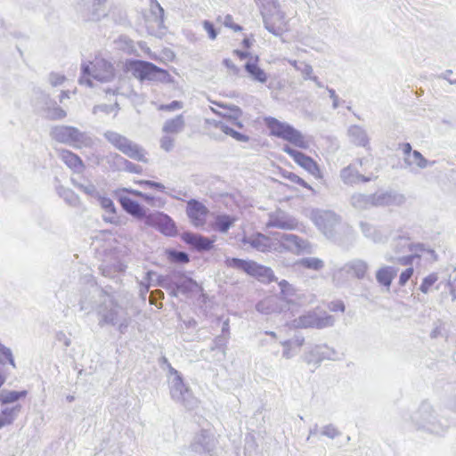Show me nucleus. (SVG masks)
Masks as SVG:
<instances>
[{"label": "nucleus", "mask_w": 456, "mask_h": 456, "mask_svg": "<svg viewBox=\"0 0 456 456\" xmlns=\"http://www.w3.org/2000/svg\"><path fill=\"white\" fill-rule=\"evenodd\" d=\"M97 287L98 298L94 301V311L100 328L112 327L120 335L126 333L132 323L129 309L133 306L134 297L125 289H113V287Z\"/></svg>", "instance_id": "nucleus-1"}, {"label": "nucleus", "mask_w": 456, "mask_h": 456, "mask_svg": "<svg viewBox=\"0 0 456 456\" xmlns=\"http://www.w3.org/2000/svg\"><path fill=\"white\" fill-rule=\"evenodd\" d=\"M301 297L295 287H281L280 296L268 297L256 305V310L262 314L282 313L291 310V305H300Z\"/></svg>", "instance_id": "nucleus-2"}, {"label": "nucleus", "mask_w": 456, "mask_h": 456, "mask_svg": "<svg viewBox=\"0 0 456 456\" xmlns=\"http://www.w3.org/2000/svg\"><path fill=\"white\" fill-rule=\"evenodd\" d=\"M413 427L419 431L430 434L441 435L449 427L447 419H438L433 406L427 401H423L418 410L411 416Z\"/></svg>", "instance_id": "nucleus-3"}, {"label": "nucleus", "mask_w": 456, "mask_h": 456, "mask_svg": "<svg viewBox=\"0 0 456 456\" xmlns=\"http://www.w3.org/2000/svg\"><path fill=\"white\" fill-rule=\"evenodd\" d=\"M126 67L127 71L140 82L149 81L164 84L173 82V77L167 70L147 61L136 59L126 60Z\"/></svg>", "instance_id": "nucleus-4"}, {"label": "nucleus", "mask_w": 456, "mask_h": 456, "mask_svg": "<svg viewBox=\"0 0 456 456\" xmlns=\"http://www.w3.org/2000/svg\"><path fill=\"white\" fill-rule=\"evenodd\" d=\"M264 121L272 136L287 141L300 149L309 147V142L303 134L290 124L280 121L273 117H265Z\"/></svg>", "instance_id": "nucleus-5"}, {"label": "nucleus", "mask_w": 456, "mask_h": 456, "mask_svg": "<svg viewBox=\"0 0 456 456\" xmlns=\"http://www.w3.org/2000/svg\"><path fill=\"white\" fill-rule=\"evenodd\" d=\"M93 64V68L90 64L83 63L81 65V77H79V83L81 85H86L88 87H93L94 84L91 77L100 82H110L115 77L114 66L104 59H97Z\"/></svg>", "instance_id": "nucleus-6"}, {"label": "nucleus", "mask_w": 456, "mask_h": 456, "mask_svg": "<svg viewBox=\"0 0 456 456\" xmlns=\"http://www.w3.org/2000/svg\"><path fill=\"white\" fill-rule=\"evenodd\" d=\"M103 136L113 147L124 155L134 160L148 163L146 150L125 135L109 130L104 133Z\"/></svg>", "instance_id": "nucleus-7"}, {"label": "nucleus", "mask_w": 456, "mask_h": 456, "mask_svg": "<svg viewBox=\"0 0 456 456\" xmlns=\"http://www.w3.org/2000/svg\"><path fill=\"white\" fill-rule=\"evenodd\" d=\"M51 136L59 142L80 149L90 146L92 138L85 132L70 126H56L51 130Z\"/></svg>", "instance_id": "nucleus-8"}, {"label": "nucleus", "mask_w": 456, "mask_h": 456, "mask_svg": "<svg viewBox=\"0 0 456 456\" xmlns=\"http://www.w3.org/2000/svg\"><path fill=\"white\" fill-rule=\"evenodd\" d=\"M227 262L230 266L243 271L261 283H272L278 281L272 268L255 261L233 257L228 259Z\"/></svg>", "instance_id": "nucleus-9"}, {"label": "nucleus", "mask_w": 456, "mask_h": 456, "mask_svg": "<svg viewBox=\"0 0 456 456\" xmlns=\"http://www.w3.org/2000/svg\"><path fill=\"white\" fill-rule=\"evenodd\" d=\"M168 384L172 400L182 404L187 410H192L197 407L198 400L185 383L182 373L169 378Z\"/></svg>", "instance_id": "nucleus-10"}, {"label": "nucleus", "mask_w": 456, "mask_h": 456, "mask_svg": "<svg viewBox=\"0 0 456 456\" xmlns=\"http://www.w3.org/2000/svg\"><path fill=\"white\" fill-rule=\"evenodd\" d=\"M294 322L297 328L322 330L333 327L335 318L323 310H310L298 316Z\"/></svg>", "instance_id": "nucleus-11"}, {"label": "nucleus", "mask_w": 456, "mask_h": 456, "mask_svg": "<svg viewBox=\"0 0 456 456\" xmlns=\"http://www.w3.org/2000/svg\"><path fill=\"white\" fill-rule=\"evenodd\" d=\"M369 265L360 258H354L334 271L333 276L338 281H349L364 280L368 277Z\"/></svg>", "instance_id": "nucleus-12"}, {"label": "nucleus", "mask_w": 456, "mask_h": 456, "mask_svg": "<svg viewBox=\"0 0 456 456\" xmlns=\"http://www.w3.org/2000/svg\"><path fill=\"white\" fill-rule=\"evenodd\" d=\"M256 3H261L264 7L270 6L273 8V12L267 15L264 12L263 21L265 28L274 36H279L284 31L285 27V15L279 10V4L276 0H255Z\"/></svg>", "instance_id": "nucleus-13"}, {"label": "nucleus", "mask_w": 456, "mask_h": 456, "mask_svg": "<svg viewBox=\"0 0 456 456\" xmlns=\"http://www.w3.org/2000/svg\"><path fill=\"white\" fill-rule=\"evenodd\" d=\"M314 222L318 229L330 240L336 238L340 217L332 211H317L314 214Z\"/></svg>", "instance_id": "nucleus-14"}, {"label": "nucleus", "mask_w": 456, "mask_h": 456, "mask_svg": "<svg viewBox=\"0 0 456 456\" xmlns=\"http://www.w3.org/2000/svg\"><path fill=\"white\" fill-rule=\"evenodd\" d=\"M145 224L149 226L157 228L166 236H175L176 227L174 220L163 212H154L145 216Z\"/></svg>", "instance_id": "nucleus-15"}, {"label": "nucleus", "mask_w": 456, "mask_h": 456, "mask_svg": "<svg viewBox=\"0 0 456 456\" xmlns=\"http://www.w3.org/2000/svg\"><path fill=\"white\" fill-rule=\"evenodd\" d=\"M282 151L289 154L297 165L302 167L315 178H320L322 176L319 166L311 157L287 144L283 146Z\"/></svg>", "instance_id": "nucleus-16"}, {"label": "nucleus", "mask_w": 456, "mask_h": 456, "mask_svg": "<svg viewBox=\"0 0 456 456\" xmlns=\"http://www.w3.org/2000/svg\"><path fill=\"white\" fill-rule=\"evenodd\" d=\"M216 446V439L208 429H201L196 434L191 444V451L197 453H211Z\"/></svg>", "instance_id": "nucleus-17"}, {"label": "nucleus", "mask_w": 456, "mask_h": 456, "mask_svg": "<svg viewBox=\"0 0 456 456\" xmlns=\"http://www.w3.org/2000/svg\"><path fill=\"white\" fill-rule=\"evenodd\" d=\"M410 254L403 256H387V260L390 262H396L402 265H412L414 261H418V263L420 260V253L422 252H428L431 256L434 258L436 257V252L433 249H427L425 248V245L422 243H417L413 246L410 247Z\"/></svg>", "instance_id": "nucleus-18"}, {"label": "nucleus", "mask_w": 456, "mask_h": 456, "mask_svg": "<svg viewBox=\"0 0 456 456\" xmlns=\"http://www.w3.org/2000/svg\"><path fill=\"white\" fill-rule=\"evenodd\" d=\"M186 213L194 226H202L206 222L208 209L199 200L191 199L187 202Z\"/></svg>", "instance_id": "nucleus-19"}, {"label": "nucleus", "mask_w": 456, "mask_h": 456, "mask_svg": "<svg viewBox=\"0 0 456 456\" xmlns=\"http://www.w3.org/2000/svg\"><path fill=\"white\" fill-rule=\"evenodd\" d=\"M182 239L186 244L200 252L210 250L214 244V240L192 232H184Z\"/></svg>", "instance_id": "nucleus-20"}, {"label": "nucleus", "mask_w": 456, "mask_h": 456, "mask_svg": "<svg viewBox=\"0 0 456 456\" xmlns=\"http://www.w3.org/2000/svg\"><path fill=\"white\" fill-rule=\"evenodd\" d=\"M297 225L296 219L281 211L271 214L266 223V227H275L282 230H294Z\"/></svg>", "instance_id": "nucleus-21"}, {"label": "nucleus", "mask_w": 456, "mask_h": 456, "mask_svg": "<svg viewBox=\"0 0 456 456\" xmlns=\"http://www.w3.org/2000/svg\"><path fill=\"white\" fill-rule=\"evenodd\" d=\"M109 0H80L78 6L81 10L87 12L92 20H99L105 16V4Z\"/></svg>", "instance_id": "nucleus-22"}, {"label": "nucleus", "mask_w": 456, "mask_h": 456, "mask_svg": "<svg viewBox=\"0 0 456 456\" xmlns=\"http://www.w3.org/2000/svg\"><path fill=\"white\" fill-rule=\"evenodd\" d=\"M206 123L210 127L220 130L224 134L229 135L238 142H247L249 141V136L234 130L232 126L225 121L207 119Z\"/></svg>", "instance_id": "nucleus-23"}, {"label": "nucleus", "mask_w": 456, "mask_h": 456, "mask_svg": "<svg viewBox=\"0 0 456 456\" xmlns=\"http://www.w3.org/2000/svg\"><path fill=\"white\" fill-rule=\"evenodd\" d=\"M243 242L245 244H249L253 248L261 252H268L276 248L272 239L262 233H256L254 236L247 238Z\"/></svg>", "instance_id": "nucleus-24"}, {"label": "nucleus", "mask_w": 456, "mask_h": 456, "mask_svg": "<svg viewBox=\"0 0 456 456\" xmlns=\"http://www.w3.org/2000/svg\"><path fill=\"white\" fill-rule=\"evenodd\" d=\"M22 405L16 403L12 406H2L0 410V430L13 424L21 412Z\"/></svg>", "instance_id": "nucleus-25"}, {"label": "nucleus", "mask_w": 456, "mask_h": 456, "mask_svg": "<svg viewBox=\"0 0 456 456\" xmlns=\"http://www.w3.org/2000/svg\"><path fill=\"white\" fill-rule=\"evenodd\" d=\"M28 395L26 389L22 390H9L2 389L0 391V404L1 406H8L9 404L20 403V400H24Z\"/></svg>", "instance_id": "nucleus-26"}, {"label": "nucleus", "mask_w": 456, "mask_h": 456, "mask_svg": "<svg viewBox=\"0 0 456 456\" xmlns=\"http://www.w3.org/2000/svg\"><path fill=\"white\" fill-rule=\"evenodd\" d=\"M119 201L123 209L133 216L145 219V216H148L144 208L137 201L128 197H121Z\"/></svg>", "instance_id": "nucleus-27"}, {"label": "nucleus", "mask_w": 456, "mask_h": 456, "mask_svg": "<svg viewBox=\"0 0 456 456\" xmlns=\"http://www.w3.org/2000/svg\"><path fill=\"white\" fill-rule=\"evenodd\" d=\"M258 56H255L253 61H249L245 63L244 69L253 80L265 83L268 77L265 70L258 66Z\"/></svg>", "instance_id": "nucleus-28"}, {"label": "nucleus", "mask_w": 456, "mask_h": 456, "mask_svg": "<svg viewBox=\"0 0 456 456\" xmlns=\"http://www.w3.org/2000/svg\"><path fill=\"white\" fill-rule=\"evenodd\" d=\"M350 142L357 146L365 147L369 143V137L364 128L360 126H351L347 130Z\"/></svg>", "instance_id": "nucleus-29"}, {"label": "nucleus", "mask_w": 456, "mask_h": 456, "mask_svg": "<svg viewBox=\"0 0 456 456\" xmlns=\"http://www.w3.org/2000/svg\"><path fill=\"white\" fill-rule=\"evenodd\" d=\"M273 235L276 240L281 242V245L283 248L289 250H292L294 248L298 249L301 248V239L295 234L274 232Z\"/></svg>", "instance_id": "nucleus-30"}, {"label": "nucleus", "mask_w": 456, "mask_h": 456, "mask_svg": "<svg viewBox=\"0 0 456 456\" xmlns=\"http://www.w3.org/2000/svg\"><path fill=\"white\" fill-rule=\"evenodd\" d=\"M185 127V120L183 114H179L173 118L167 119L162 126V131L166 134H179Z\"/></svg>", "instance_id": "nucleus-31"}, {"label": "nucleus", "mask_w": 456, "mask_h": 456, "mask_svg": "<svg viewBox=\"0 0 456 456\" xmlns=\"http://www.w3.org/2000/svg\"><path fill=\"white\" fill-rule=\"evenodd\" d=\"M60 155L63 162L75 172L80 173L84 169L82 159L72 151L62 150Z\"/></svg>", "instance_id": "nucleus-32"}, {"label": "nucleus", "mask_w": 456, "mask_h": 456, "mask_svg": "<svg viewBox=\"0 0 456 456\" xmlns=\"http://www.w3.org/2000/svg\"><path fill=\"white\" fill-rule=\"evenodd\" d=\"M322 346H319V345L313 346L306 350L303 355V360L308 365L313 364L314 368H318L321 363V357H323V354H320V350H322Z\"/></svg>", "instance_id": "nucleus-33"}, {"label": "nucleus", "mask_w": 456, "mask_h": 456, "mask_svg": "<svg viewBox=\"0 0 456 456\" xmlns=\"http://www.w3.org/2000/svg\"><path fill=\"white\" fill-rule=\"evenodd\" d=\"M340 178L345 184L354 185L360 182V174L355 167L349 165L340 171Z\"/></svg>", "instance_id": "nucleus-34"}, {"label": "nucleus", "mask_w": 456, "mask_h": 456, "mask_svg": "<svg viewBox=\"0 0 456 456\" xmlns=\"http://www.w3.org/2000/svg\"><path fill=\"white\" fill-rule=\"evenodd\" d=\"M360 227L363 235L376 243L383 242L386 239V236H384L379 230L376 229L369 223L361 222Z\"/></svg>", "instance_id": "nucleus-35"}, {"label": "nucleus", "mask_w": 456, "mask_h": 456, "mask_svg": "<svg viewBox=\"0 0 456 456\" xmlns=\"http://www.w3.org/2000/svg\"><path fill=\"white\" fill-rule=\"evenodd\" d=\"M396 276V270L391 266H384L376 273V279L379 285H391Z\"/></svg>", "instance_id": "nucleus-36"}, {"label": "nucleus", "mask_w": 456, "mask_h": 456, "mask_svg": "<svg viewBox=\"0 0 456 456\" xmlns=\"http://www.w3.org/2000/svg\"><path fill=\"white\" fill-rule=\"evenodd\" d=\"M165 256L167 259L172 264L183 265L190 261L188 253L176 250L175 248H167L165 250Z\"/></svg>", "instance_id": "nucleus-37"}, {"label": "nucleus", "mask_w": 456, "mask_h": 456, "mask_svg": "<svg viewBox=\"0 0 456 456\" xmlns=\"http://www.w3.org/2000/svg\"><path fill=\"white\" fill-rule=\"evenodd\" d=\"M350 203L356 209H366L369 207L373 206L372 196L362 193H354L351 196Z\"/></svg>", "instance_id": "nucleus-38"}, {"label": "nucleus", "mask_w": 456, "mask_h": 456, "mask_svg": "<svg viewBox=\"0 0 456 456\" xmlns=\"http://www.w3.org/2000/svg\"><path fill=\"white\" fill-rule=\"evenodd\" d=\"M236 218L229 215H218L215 221V228L222 232L226 233L228 230L234 224Z\"/></svg>", "instance_id": "nucleus-39"}, {"label": "nucleus", "mask_w": 456, "mask_h": 456, "mask_svg": "<svg viewBox=\"0 0 456 456\" xmlns=\"http://www.w3.org/2000/svg\"><path fill=\"white\" fill-rule=\"evenodd\" d=\"M373 206H388L393 204L397 195L392 192L375 193L371 194Z\"/></svg>", "instance_id": "nucleus-40"}, {"label": "nucleus", "mask_w": 456, "mask_h": 456, "mask_svg": "<svg viewBox=\"0 0 456 456\" xmlns=\"http://www.w3.org/2000/svg\"><path fill=\"white\" fill-rule=\"evenodd\" d=\"M57 192L59 196L65 200V202H67L69 206L76 207L78 205L79 198L70 189L60 186L57 188Z\"/></svg>", "instance_id": "nucleus-41"}, {"label": "nucleus", "mask_w": 456, "mask_h": 456, "mask_svg": "<svg viewBox=\"0 0 456 456\" xmlns=\"http://www.w3.org/2000/svg\"><path fill=\"white\" fill-rule=\"evenodd\" d=\"M113 158L118 164L123 165L126 171L131 174H141L142 172L141 166L133 163L118 153H115Z\"/></svg>", "instance_id": "nucleus-42"}, {"label": "nucleus", "mask_w": 456, "mask_h": 456, "mask_svg": "<svg viewBox=\"0 0 456 456\" xmlns=\"http://www.w3.org/2000/svg\"><path fill=\"white\" fill-rule=\"evenodd\" d=\"M71 183L75 187H77V189L82 191L84 193H86V195H89L93 198H96L99 194L95 185L90 182L84 184V183L77 182L75 178H71Z\"/></svg>", "instance_id": "nucleus-43"}, {"label": "nucleus", "mask_w": 456, "mask_h": 456, "mask_svg": "<svg viewBox=\"0 0 456 456\" xmlns=\"http://www.w3.org/2000/svg\"><path fill=\"white\" fill-rule=\"evenodd\" d=\"M6 362L16 368L12 350L0 342V364L4 365Z\"/></svg>", "instance_id": "nucleus-44"}, {"label": "nucleus", "mask_w": 456, "mask_h": 456, "mask_svg": "<svg viewBox=\"0 0 456 456\" xmlns=\"http://www.w3.org/2000/svg\"><path fill=\"white\" fill-rule=\"evenodd\" d=\"M299 265L307 269L320 270L324 266L323 261L317 257H305L301 259Z\"/></svg>", "instance_id": "nucleus-45"}, {"label": "nucleus", "mask_w": 456, "mask_h": 456, "mask_svg": "<svg viewBox=\"0 0 456 456\" xmlns=\"http://www.w3.org/2000/svg\"><path fill=\"white\" fill-rule=\"evenodd\" d=\"M228 343V338L226 335H218L216 336L210 346L211 351H219L222 352L224 354H225L226 346Z\"/></svg>", "instance_id": "nucleus-46"}, {"label": "nucleus", "mask_w": 456, "mask_h": 456, "mask_svg": "<svg viewBox=\"0 0 456 456\" xmlns=\"http://www.w3.org/2000/svg\"><path fill=\"white\" fill-rule=\"evenodd\" d=\"M411 157L412 161H410L409 159H405V163L409 166L415 163L419 168H426L429 164L428 160L424 158L419 151H413Z\"/></svg>", "instance_id": "nucleus-47"}, {"label": "nucleus", "mask_w": 456, "mask_h": 456, "mask_svg": "<svg viewBox=\"0 0 456 456\" xmlns=\"http://www.w3.org/2000/svg\"><path fill=\"white\" fill-rule=\"evenodd\" d=\"M102 274L105 277L114 278V273H119L124 271V265L120 263H118L117 265H115L113 268L110 267L107 265H102L99 267Z\"/></svg>", "instance_id": "nucleus-48"}, {"label": "nucleus", "mask_w": 456, "mask_h": 456, "mask_svg": "<svg viewBox=\"0 0 456 456\" xmlns=\"http://www.w3.org/2000/svg\"><path fill=\"white\" fill-rule=\"evenodd\" d=\"M97 199L100 206L110 214H115L116 213V208L114 205L113 200L109 197L102 196L100 193L95 198Z\"/></svg>", "instance_id": "nucleus-49"}, {"label": "nucleus", "mask_w": 456, "mask_h": 456, "mask_svg": "<svg viewBox=\"0 0 456 456\" xmlns=\"http://www.w3.org/2000/svg\"><path fill=\"white\" fill-rule=\"evenodd\" d=\"M319 346H322V350H320V354H323V357H321L322 362L324 360L336 361L338 359L337 357L338 353L334 348L329 347L326 344L319 345Z\"/></svg>", "instance_id": "nucleus-50"}, {"label": "nucleus", "mask_w": 456, "mask_h": 456, "mask_svg": "<svg viewBox=\"0 0 456 456\" xmlns=\"http://www.w3.org/2000/svg\"><path fill=\"white\" fill-rule=\"evenodd\" d=\"M46 116L53 120L62 119L67 116L66 111L59 106H53L47 110Z\"/></svg>", "instance_id": "nucleus-51"}, {"label": "nucleus", "mask_w": 456, "mask_h": 456, "mask_svg": "<svg viewBox=\"0 0 456 456\" xmlns=\"http://www.w3.org/2000/svg\"><path fill=\"white\" fill-rule=\"evenodd\" d=\"M414 244H411L407 238L399 237L395 244L396 253L410 251V247Z\"/></svg>", "instance_id": "nucleus-52"}, {"label": "nucleus", "mask_w": 456, "mask_h": 456, "mask_svg": "<svg viewBox=\"0 0 456 456\" xmlns=\"http://www.w3.org/2000/svg\"><path fill=\"white\" fill-rule=\"evenodd\" d=\"M159 365L160 367L165 370L166 368L168 370V377H175L177 374H181L180 371H178L176 369H175L171 363L169 362L168 359L166 356H162L159 359Z\"/></svg>", "instance_id": "nucleus-53"}, {"label": "nucleus", "mask_w": 456, "mask_h": 456, "mask_svg": "<svg viewBox=\"0 0 456 456\" xmlns=\"http://www.w3.org/2000/svg\"><path fill=\"white\" fill-rule=\"evenodd\" d=\"M183 107V103L180 101L175 100L172 101L170 103L167 104H160L158 107L159 110L163 111H175L176 110H181Z\"/></svg>", "instance_id": "nucleus-54"}, {"label": "nucleus", "mask_w": 456, "mask_h": 456, "mask_svg": "<svg viewBox=\"0 0 456 456\" xmlns=\"http://www.w3.org/2000/svg\"><path fill=\"white\" fill-rule=\"evenodd\" d=\"M322 435L329 438L334 439L335 437L340 435V432L335 426H333L332 424H329L323 427Z\"/></svg>", "instance_id": "nucleus-55"}, {"label": "nucleus", "mask_w": 456, "mask_h": 456, "mask_svg": "<svg viewBox=\"0 0 456 456\" xmlns=\"http://www.w3.org/2000/svg\"><path fill=\"white\" fill-rule=\"evenodd\" d=\"M202 25L204 29L207 31L208 37L211 40H215L218 35V32L216 29L214 24L211 21L205 20H203Z\"/></svg>", "instance_id": "nucleus-56"}, {"label": "nucleus", "mask_w": 456, "mask_h": 456, "mask_svg": "<svg viewBox=\"0 0 456 456\" xmlns=\"http://www.w3.org/2000/svg\"><path fill=\"white\" fill-rule=\"evenodd\" d=\"M140 185L147 186L151 189H155L159 191L165 192L166 187L164 184L159 182L151 181V180H140L137 182Z\"/></svg>", "instance_id": "nucleus-57"}, {"label": "nucleus", "mask_w": 456, "mask_h": 456, "mask_svg": "<svg viewBox=\"0 0 456 456\" xmlns=\"http://www.w3.org/2000/svg\"><path fill=\"white\" fill-rule=\"evenodd\" d=\"M327 307L330 312L334 313H344L346 310V305L342 300L330 301L328 303Z\"/></svg>", "instance_id": "nucleus-58"}, {"label": "nucleus", "mask_w": 456, "mask_h": 456, "mask_svg": "<svg viewBox=\"0 0 456 456\" xmlns=\"http://www.w3.org/2000/svg\"><path fill=\"white\" fill-rule=\"evenodd\" d=\"M298 71L301 73L305 80H309L314 76L313 67L305 61L302 64H300Z\"/></svg>", "instance_id": "nucleus-59"}, {"label": "nucleus", "mask_w": 456, "mask_h": 456, "mask_svg": "<svg viewBox=\"0 0 456 456\" xmlns=\"http://www.w3.org/2000/svg\"><path fill=\"white\" fill-rule=\"evenodd\" d=\"M199 292L198 302L199 305L203 307H208V304L210 302L209 296L204 291V287H196Z\"/></svg>", "instance_id": "nucleus-60"}, {"label": "nucleus", "mask_w": 456, "mask_h": 456, "mask_svg": "<svg viewBox=\"0 0 456 456\" xmlns=\"http://www.w3.org/2000/svg\"><path fill=\"white\" fill-rule=\"evenodd\" d=\"M174 139L168 135H165L160 139V147L166 151H170L174 148Z\"/></svg>", "instance_id": "nucleus-61"}, {"label": "nucleus", "mask_w": 456, "mask_h": 456, "mask_svg": "<svg viewBox=\"0 0 456 456\" xmlns=\"http://www.w3.org/2000/svg\"><path fill=\"white\" fill-rule=\"evenodd\" d=\"M223 23L225 27L230 28L233 29L234 31L242 30V27L239 24L234 23L233 18L230 14H227L224 16Z\"/></svg>", "instance_id": "nucleus-62"}, {"label": "nucleus", "mask_w": 456, "mask_h": 456, "mask_svg": "<svg viewBox=\"0 0 456 456\" xmlns=\"http://www.w3.org/2000/svg\"><path fill=\"white\" fill-rule=\"evenodd\" d=\"M414 270L412 266H410L402 272L399 278V285H404L412 276Z\"/></svg>", "instance_id": "nucleus-63"}, {"label": "nucleus", "mask_w": 456, "mask_h": 456, "mask_svg": "<svg viewBox=\"0 0 456 456\" xmlns=\"http://www.w3.org/2000/svg\"><path fill=\"white\" fill-rule=\"evenodd\" d=\"M65 80V77L59 73H51L49 76V82L53 86L61 85Z\"/></svg>", "instance_id": "nucleus-64"}]
</instances>
